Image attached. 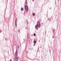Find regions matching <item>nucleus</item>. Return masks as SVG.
<instances>
[{
  "mask_svg": "<svg viewBox=\"0 0 61 61\" xmlns=\"http://www.w3.org/2000/svg\"><path fill=\"white\" fill-rule=\"evenodd\" d=\"M10 61H12V60H10Z\"/></svg>",
  "mask_w": 61,
  "mask_h": 61,
  "instance_id": "nucleus-11",
  "label": "nucleus"
},
{
  "mask_svg": "<svg viewBox=\"0 0 61 61\" xmlns=\"http://www.w3.org/2000/svg\"><path fill=\"white\" fill-rule=\"evenodd\" d=\"M34 46H35V44L34 45Z\"/></svg>",
  "mask_w": 61,
  "mask_h": 61,
  "instance_id": "nucleus-12",
  "label": "nucleus"
},
{
  "mask_svg": "<svg viewBox=\"0 0 61 61\" xmlns=\"http://www.w3.org/2000/svg\"><path fill=\"white\" fill-rule=\"evenodd\" d=\"M36 41H35L34 42V44H36Z\"/></svg>",
  "mask_w": 61,
  "mask_h": 61,
  "instance_id": "nucleus-5",
  "label": "nucleus"
},
{
  "mask_svg": "<svg viewBox=\"0 0 61 61\" xmlns=\"http://www.w3.org/2000/svg\"><path fill=\"white\" fill-rule=\"evenodd\" d=\"M15 55L16 56L17 55V49H16V51L15 52Z\"/></svg>",
  "mask_w": 61,
  "mask_h": 61,
  "instance_id": "nucleus-4",
  "label": "nucleus"
},
{
  "mask_svg": "<svg viewBox=\"0 0 61 61\" xmlns=\"http://www.w3.org/2000/svg\"><path fill=\"white\" fill-rule=\"evenodd\" d=\"M21 11H23V10H24V9H23V8H21Z\"/></svg>",
  "mask_w": 61,
  "mask_h": 61,
  "instance_id": "nucleus-6",
  "label": "nucleus"
},
{
  "mask_svg": "<svg viewBox=\"0 0 61 61\" xmlns=\"http://www.w3.org/2000/svg\"><path fill=\"white\" fill-rule=\"evenodd\" d=\"M17 21H15V25H17Z\"/></svg>",
  "mask_w": 61,
  "mask_h": 61,
  "instance_id": "nucleus-7",
  "label": "nucleus"
},
{
  "mask_svg": "<svg viewBox=\"0 0 61 61\" xmlns=\"http://www.w3.org/2000/svg\"><path fill=\"white\" fill-rule=\"evenodd\" d=\"M34 36H36V34H34Z\"/></svg>",
  "mask_w": 61,
  "mask_h": 61,
  "instance_id": "nucleus-9",
  "label": "nucleus"
},
{
  "mask_svg": "<svg viewBox=\"0 0 61 61\" xmlns=\"http://www.w3.org/2000/svg\"><path fill=\"white\" fill-rule=\"evenodd\" d=\"M25 8L26 9V11H27L28 10V7L27 6H25Z\"/></svg>",
  "mask_w": 61,
  "mask_h": 61,
  "instance_id": "nucleus-2",
  "label": "nucleus"
},
{
  "mask_svg": "<svg viewBox=\"0 0 61 61\" xmlns=\"http://www.w3.org/2000/svg\"><path fill=\"white\" fill-rule=\"evenodd\" d=\"M35 14L34 13H33V16H35Z\"/></svg>",
  "mask_w": 61,
  "mask_h": 61,
  "instance_id": "nucleus-8",
  "label": "nucleus"
},
{
  "mask_svg": "<svg viewBox=\"0 0 61 61\" xmlns=\"http://www.w3.org/2000/svg\"><path fill=\"white\" fill-rule=\"evenodd\" d=\"M15 61H17L18 60V59H17V58L16 57H15Z\"/></svg>",
  "mask_w": 61,
  "mask_h": 61,
  "instance_id": "nucleus-3",
  "label": "nucleus"
},
{
  "mask_svg": "<svg viewBox=\"0 0 61 61\" xmlns=\"http://www.w3.org/2000/svg\"><path fill=\"white\" fill-rule=\"evenodd\" d=\"M18 31L19 32H20V30H18Z\"/></svg>",
  "mask_w": 61,
  "mask_h": 61,
  "instance_id": "nucleus-10",
  "label": "nucleus"
},
{
  "mask_svg": "<svg viewBox=\"0 0 61 61\" xmlns=\"http://www.w3.org/2000/svg\"><path fill=\"white\" fill-rule=\"evenodd\" d=\"M40 25L39 24V22H37V25H36L35 26V28H38V27H40Z\"/></svg>",
  "mask_w": 61,
  "mask_h": 61,
  "instance_id": "nucleus-1",
  "label": "nucleus"
}]
</instances>
